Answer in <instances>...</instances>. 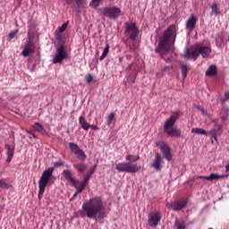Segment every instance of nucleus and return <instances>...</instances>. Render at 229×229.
Returning <instances> with one entry per match:
<instances>
[{"mask_svg": "<svg viewBox=\"0 0 229 229\" xmlns=\"http://www.w3.org/2000/svg\"><path fill=\"white\" fill-rule=\"evenodd\" d=\"M176 35H178V28L176 25L172 24L164 30L159 38L155 51L161 56V58H164L165 62H171V57H165V55H169L171 48L174 46V42H176Z\"/></svg>", "mask_w": 229, "mask_h": 229, "instance_id": "obj_1", "label": "nucleus"}, {"mask_svg": "<svg viewBox=\"0 0 229 229\" xmlns=\"http://www.w3.org/2000/svg\"><path fill=\"white\" fill-rule=\"evenodd\" d=\"M82 215L92 219L95 223H99L105 219V214L106 208L103 204V199L101 197H94L88 202L82 204Z\"/></svg>", "mask_w": 229, "mask_h": 229, "instance_id": "obj_2", "label": "nucleus"}, {"mask_svg": "<svg viewBox=\"0 0 229 229\" xmlns=\"http://www.w3.org/2000/svg\"><path fill=\"white\" fill-rule=\"evenodd\" d=\"M180 111H175L173 113L168 119L164 123L163 131L168 137H182V131L174 127L176 121L180 119Z\"/></svg>", "mask_w": 229, "mask_h": 229, "instance_id": "obj_3", "label": "nucleus"}, {"mask_svg": "<svg viewBox=\"0 0 229 229\" xmlns=\"http://www.w3.org/2000/svg\"><path fill=\"white\" fill-rule=\"evenodd\" d=\"M54 171H55V168L49 167L42 173V175L38 181V199H42L44 196V192H46V187H47V183H50L51 180H53Z\"/></svg>", "mask_w": 229, "mask_h": 229, "instance_id": "obj_4", "label": "nucleus"}, {"mask_svg": "<svg viewBox=\"0 0 229 229\" xmlns=\"http://www.w3.org/2000/svg\"><path fill=\"white\" fill-rule=\"evenodd\" d=\"M116 169L119 173H130L131 174H133L140 171V166L131 162H123L116 165Z\"/></svg>", "mask_w": 229, "mask_h": 229, "instance_id": "obj_5", "label": "nucleus"}, {"mask_svg": "<svg viewBox=\"0 0 229 229\" xmlns=\"http://www.w3.org/2000/svg\"><path fill=\"white\" fill-rule=\"evenodd\" d=\"M100 13L105 17L111 19V21H115L121 16V8L117 6L103 7L100 9Z\"/></svg>", "mask_w": 229, "mask_h": 229, "instance_id": "obj_6", "label": "nucleus"}, {"mask_svg": "<svg viewBox=\"0 0 229 229\" xmlns=\"http://www.w3.org/2000/svg\"><path fill=\"white\" fill-rule=\"evenodd\" d=\"M69 58V52L67 48L64 47V45H60L56 49V54L52 59L53 64H62L64 60H67Z\"/></svg>", "mask_w": 229, "mask_h": 229, "instance_id": "obj_7", "label": "nucleus"}, {"mask_svg": "<svg viewBox=\"0 0 229 229\" xmlns=\"http://www.w3.org/2000/svg\"><path fill=\"white\" fill-rule=\"evenodd\" d=\"M124 33L126 37H129L130 40H137V37H139L140 33L139 28H137V24H135L134 22H126Z\"/></svg>", "mask_w": 229, "mask_h": 229, "instance_id": "obj_8", "label": "nucleus"}, {"mask_svg": "<svg viewBox=\"0 0 229 229\" xmlns=\"http://www.w3.org/2000/svg\"><path fill=\"white\" fill-rule=\"evenodd\" d=\"M157 148H159L162 155H163V158H165V160H167V162H171V160H173V154L171 153V148L169 147V145H167V143H165V141H159L158 143H157Z\"/></svg>", "mask_w": 229, "mask_h": 229, "instance_id": "obj_9", "label": "nucleus"}, {"mask_svg": "<svg viewBox=\"0 0 229 229\" xmlns=\"http://www.w3.org/2000/svg\"><path fill=\"white\" fill-rule=\"evenodd\" d=\"M199 56V50H198V45L191 47L190 48H187L185 53H184V58L186 60H198V57Z\"/></svg>", "mask_w": 229, "mask_h": 229, "instance_id": "obj_10", "label": "nucleus"}, {"mask_svg": "<svg viewBox=\"0 0 229 229\" xmlns=\"http://www.w3.org/2000/svg\"><path fill=\"white\" fill-rule=\"evenodd\" d=\"M27 44L24 46L23 51L21 55L23 56H30V53H33L35 51V43H33V37L29 36L27 38Z\"/></svg>", "mask_w": 229, "mask_h": 229, "instance_id": "obj_11", "label": "nucleus"}, {"mask_svg": "<svg viewBox=\"0 0 229 229\" xmlns=\"http://www.w3.org/2000/svg\"><path fill=\"white\" fill-rule=\"evenodd\" d=\"M79 124L81 125L82 130H84V131H89V130L90 129L94 130L95 131L99 130V127H98L97 125H92L89 123L88 121L83 116L79 117Z\"/></svg>", "mask_w": 229, "mask_h": 229, "instance_id": "obj_12", "label": "nucleus"}, {"mask_svg": "<svg viewBox=\"0 0 229 229\" xmlns=\"http://www.w3.org/2000/svg\"><path fill=\"white\" fill-rule=\"evenodd\" d=\"M162 215L158 211L148 215V224L150 226H158V223H160Z\"/></svg>", "mask_w": 229, "mask_h": 229, "instance_id": "obj_13", "label": "nucleus"}, {"mask_svg": "<svg viewBox=\"0 0 229 229\" xmlns=\"http://www.w3.org/2000/svg\"><path fill=\"white\" fill-rule=\"evenodd\" d=\"M186 206H187V200H183L181 202L166 203V207L168 208H173L174 212H180V210H182Z\"/></svg>", "mask_w": 229, "mask_h": 229, "instance_id": "obj_14", "label": "nucleus"}, {"mask_svg": "<svg viewBox=\"0 0 229 229\" xmlns=\"http://www.w3.org/2000/svg\"><path fill=\"white\" fill-rule=\"evenodd\" d=\"M63 176H64L65 180H67V182H70V183H72L73 187H76V183H80V181L72 177V172H71V170L69 169L64 170Z\"/></svg>", "mask_w": 229, "mask_h": 229, "instance_id": "obj_15", "label": "nucleus"}, {"mask_svg": "<svg viewBox=\"0 0 229 229\" xmlns=\"http://www.w3.org/2000/svg\"><path fill=\"white\" fill-rule=\"evenodd\" d=\"M197 48L199 55H201L202 58H208V56H210V53H212V49L208 47L197 45Z\"/></svg>", "mask_w": 229, "mask_h": 229, "instance_id": "obj_16", "label": "nucleus"}, {"mask_svg": "<svg viewBox=\"0 0 229 229\" xmlns=\"http://www.w3.org/2000/svg\"><path fill=\"white\" fill-rule=\"evenodd\" d=\"M196 22H198V19H196L194 15L189 17L186 21V30L190 32L194 31V29L196 28Z\"/></svg>", "mask_w": 229, "mask_h": 229, "instance_id": "obj_17", "label": "nucleus"}, {"mask_svg": "<svg viewBox=\"0 0 229 229\" xmlns=\"http://www.w3.org/2000/svg\"><path fill=\"white\" fill-rule=\"evenodd\" d=\"M225 177V175L224 174H214V173L210 174L209 176H203V175L199 176L200 180H207L208 182H214V180H219Z\"/></svg>", "mask_w": 229, "mask_h": 229, "instance_id": "obj_18", "label": "nucleus"}, {"mask_svg": "<svg viewBox=\"0 0 229 229\" xmlns=\"http://www.w3.org/2000/svg\"><path fill=\"white\" fill-rule=\"evenodd\" d=\"M151 165L152 167H154V169H156L157 171H159L160 165H162V156L160 155V153L158 152L156 153V156L154 157V160Z\"/></svg>", "mask_w": 229, "mask_h": 229, "instance_id": "obj_19", "label": "nucleus"}, {"mask_svg": "<svg viewBox=\"0 0 229 229\" xmlns=\"http://www.w3.org/2000/svg\"><path fill=\"white\" fill-rule=\"evenodd\" d=\"M5 148L7 149L6 155H7V159L6 162L10 163L12 162V159L13 158V155L15 153V147L12 145L5 144Z\"/></svg>", "mask_w": 229, "mask_h": 229, "instance_id": "obj_20", "label": "nucleus"}, {"mask_svg": "<svg viewBox=\"0 0 229 229\" xmlns=\"http://www.w3.org/2000/svg\"><path fill=\"white\" fill-rule=\"evenodd\" d=\"M217 74V66L211 64L206 71V76H216Z\"/></svg>", "mask_w": 229, "mask_h": 229, "instance_id": "obj_21", "label": "nucleus"}, {"mask_svg": "<svg viewBox=\"0 0 229 229\" xmlns=\"http://www.w3.org/2000/svg\"><path fill=\"white\" fill-rule=\"evenodd\" d=\"M33 130L35 131H38V133H41V135H46V129H44V126L40 124L39 123H35L32 126Z\"/></svg>", "mask_w": 229, "mask_h": 229, "instance_id": "obj_22", "label": "nucleus"}, {"mask_svg": "<svg viewBox=\"0 0 229 229\" xmlns=\"http://www.w3.org/2000/svg\"><path fill=\"white\" fill-rule=\"evenodd\" d=\"M89 180L90 179L89 177H85V175H84L83 180L81 182L79 181V183H78V185L80 187L79 192H83V191L85 190V187H87V183H89Z\"/></svg>", "mask_w": 229, "mask_h": 229, "instance_id": "obj_23", "label": "nucleus"}, {"mask_svg": "<svg viewBox=\"0 0 229 229\" xmlns=\"http://www.w3.org/2000/svg\"><path fill=\"white\" fill-rule=\"evenodd\" d=\"M217 135H219V131H217V129L214 128L209 131H207L206 137H211V139H214V140L217 141Z\"/></svg>", "mask_w": 229, "mask_h": 229, "instance_id": "obj_24", "label": "nucleus"}, {"mask_svg": "<svg viewBox=\"0 0 229 229\" xmlns=\"http://www.w3.org/2000/svg\"><path fill=\"white\" fill-rule=\"evenodd\" d=\"M215 128H216L219 135H223V125L219 124V119H211Z\"/></svg>", "mask_w": 229, "mask_h": 229, "instance_id": "obj_25", "label": "nucleus"}, {"mask_svg": "<svg viewBox=\"0 0 229 229\" xmlns=\"http://www.w3.org/2000/svg\"><path fill=\"white\" fill-rule=\"evenodd\" d=\"M174 227L175 229H187V225L185 224V221L175 220L174 224Z\"/></svg>", "mask_w": 229, "mask_h": 229, "instance_id": "obj_26", "label": "nucleus"}, {"mask_svg": "<svg viewBox=\"0 0 229 229\" xmlns=\"http://www.w3.org/2000/svg\"><path fill=\"white\" fill-rule=\"evenodd\" d=\"M73 167L79 171V173H85L87 171V165L84 163H77L73 165Z\"/></svg>", "mask_w": 229, "mask_h": 229, "instance_id": "obj_27", "label": "nucleus"}, {"mask_svg": "<svg viewBox=\"0 0 229 229\" xmlns=\"http://www.w3.org/2000/svg\"><path fill=\"white\" fill-rule=\"evenodd\" d=\"M125 160H128V162H138V160H140V156H139V155H127L125 157Z\"/></svg>", "mask_w": 229, "mask_h": 229, "instance_id": "obj_28", "label": "nucleus"}, {"mask_svg": "<svg viewBox=\"0 0 229 229\" xmlns=\"http://www.w3.org/2000/svg\"><path fill=\"white\" fill-rule=\"evenodd\" d=\"M109 51H110V46L106 44L103 50L102 55L99 57L100 62L105 60V58H106V55H108Z\"/></svg>", "mask_w": 229, "mask_h": 229, "instance_id": "obj_29", "label": "nucleus"}, {"mask_svg": "<svg viewBox=\"0 0 229 229\" xmlns=\"http://www.w3.org/2000/svg\"><path fill=\"white\" fill-rule=\"evenodd\" d=\"M69 149L73 153L74 155L81 149L78 144L74 142L69 143Z\"/></svg>", "mask_w": 229, "mask_h": 229, "instance_id": "obj_30", "label": "nucleus"}, {"mask_svg": "<svg viewBox=\"0 0 229 229\" xmlns=\"http://www.w3.org/2000/svg\"><path fill=\"white\" fill-rule=\"evenodd\" d=\"M191 133H196L197 135H207V131L201 128H193L191 129Z\"/></svg>", "mask_w": 229, "mask_h": 229, "instance_id": "obj_31", "label": "nucleus"}, {"mask_svg": "<svg viewBox=\"0 0 229 229\" xmlns=\"http://www.w3.org/2000/svg\"><path fill=\"white\" fill-rule=\"evenodd\" d=\"M181 69H182V80H185V78H187V72H189V68L187 67L186 64H182Z\"/></svg>", "mask_w": 229, "mask_h": 229, "instance_id": "obj_32", "label": "nucleus"}, {"mask_svg": "<svg viewBox=\"0 0 229 229\" xmlns=\"http://www.w3.org/2000/svg\"><path fill=\"white\" fill-rule=\"evenodd\" d=\"M75 155L79 160H85V158H87V155L81 148Z\"/></svg>", "mask_w": 229, "mask_h": 229, "instance_id": "obj_33", "label": "nucleus"}, {"mask_svg": "<svg viewBox=\"0 0 229 229\" xmlns=\"http://www.w3.org/2000/svg\"><path fill=\"white\" fill-rule=\"evenodd\" d=\"M115 119V113H111L108 114L106 121H107V126H111L112 123Z\"/></svg>", "mask_w": 229, "mask_h": 229, "instance_id": "obj_34", "label": "nucleus"}, {"mask_svg": "<svg viewBox=\"0 0 229 229\" xmlns=\"http://www.w3.org/2000/svg\"><path fill=\"white\" fill-rule=\"evenodd\" d=\"M211 11L214 15H219V9H217V4L214 3L211 5Z\"/></svg>", "mask_w": 229, "mask_h": 229, "instance_id": "obj_35", "label": "nucleus"}, {"mask_svg": "<svg viewBox=\"0 0 229 229\" xmlns=\"http://www.w3.org/2000/svg\"><path fill=\"white\" fill-rule=\"evenodd\" d=\"M136 78H137V77L135 76V73H131V74H129L128 77H127V81H128L129 83H131V84L135 83Z\"/></svg>", "mask_w": 229, "mask_h": 229, "instance_id": "obj_36", "label": "nucleus"}, {"mask_svg": "<svg viewBox=\"0 0 229 229\" xmlns=\"http://www.w3.org/2000/svg\"><path fill=\"white\" fill-rule=\"evenodd\" d=\"M17 33H19V30L11 31L8 35L9 40L15 38V35H17Z\"/></svg>", "mask_w": 229, "mask_h": 229, "instance_id": "obj_37", "label": "nucleus"}, {"mask_svg": "<svg viewBox=\"0 0 229 229\" xmlns=\"http://www.w3.org/2000/svg\"><path fill=\"white\" fill-rule=\"evenodd\" d=\"M10 187H12V185L4 182L3 180H0V188L10 189Z\"/></svg>", "mask_w": 229, "mask_h": 229, "instance_id": "obj_38", "label": "nucleus"}, {"mask_svg": "<svg viewBox=\"0 0 229 229\" xmlns=\"http://www.w3.org/2000/svg\"><path fill=\"white\" fill-rule=\"evenodd\" d=\"M69 24V21L64 22L60 28H59V33H64L65 30H67V26Z\"/></svg>", "mask_w": 229, "mask_h": 229, "instance_id": "obj_39", "label": "nucleus"}, {"mask_svg": "<svg viewBox=\"0 0 229 229\" xmlns=\"http://www.w3.org/2000/svg\"><path fill=\"white\" fill-rule=\"evenodd\" d=\"M79 183H76L75 186H73L77 191L76 192L73 194L72 199H74L78 194H81V191H80V186L78 185Z\"/></svg>", "mask_w": 229, "mask_h": 229, "instance_id": "obj_40", "label": "nucleus"}, {"mask_svg": "<svg viewBox=\"0 0 229 229\" xmlns=\"http://www.w3.org/2000/svg\"><path fill=\"white\" fill-rule=\"evenodd\" d=\"M85 80H86L87 83H92V81H94V77L90 74H87L85 76Z\"/></svg>", "mask_w": 229, "mask_h": 229, "instance_id": "obj_41", "label": "nucleus"}, {"mask_svg": "<svg viewBox=\"0 0 229 229\" xmlns=\"http://www.w3.org/2000/svg\"><path fill=\"white\" fill-rule=\"evenodd\" d=\"M228 99H229V91L225 93L224 97L221 98L220 101L221 103H225V101H228Z\"/></svg>", "mask_w": 229, "mask_h": 229, "instance_id": "obj_42", "label": "nucleus"}, {"mask_svg": "<svg viewBox=\"0 0 229 229\" xmlns=\"http://www.w3.org/2000/svg\"><path fill=\"white\" fill-rule=\"evenodd\" d=\"M99 3H101V0H91L89 3V6H92V4H95V7L99 6Z\"/></svg>", "mask_w": 229, "mask_h": 229, "instance_id": "obj_43", "label": "nucleus"}, {"mask_svg": "<svg viewBox=\"0 0 229 229\" xmlns=\"http://www.w3.org/2000/svg\"><path fill=\"white\" fill-rule=\"evenodd\" d=\"M98 167V165L95 164L92 168L88 172L91 176L92 174H94V173L96 172V168Z\"/></svg>", "mask_w": 229, "mask_h": 229, "instance_id": "obj_44", "label": "nucleus"}, {"mask_svg": "<svg viewBox=\"0 0 229 229\" xmlns=\"http://www.w3.org/2000/svg\"><path fill=\"white\" fill-rule=\"evenodd\" d=\"M98 167V165L95 164L92 168L88 172L91 176L92 174H94V173L96 172V168Z\"/></svg>", "mask_w": 229, "mask_h": 229, "instance_id": "obj_45", "label": "nucleus"}, {"mask_svg": "<svg viewBox=\"0 0 229 229\" xmlns=\"http://www.w3.org/2000/svg\"><path fill=\"white\" fill-rule=\"evenodd\" d=\"M98 167V165L95 164L92 168L88 172L91 176L92 174H94V173L96 172V168Z\"/></svg>", "mask_w": 229, "mask_h": 229, "instance_id": "obj_46", "label": "nucleus"}, {"mask_svg": "<svg viewBox=\"0 0 229 229\" xmlns=\"http://www.w3.org/2000/svg\"><path fill=\"white\" fill-rule=\"evenodd\" d=\"M98 167V165L95 164L92 168L88 172L91 176L92 174H94V173L96 172V168Z\"/></svg>", "mask_w": 229, "mask_h": 229, "instance_id": "obj_47", "label": "nucleus"}, {"mask_svg": "<svg viewBox=\"0 0 229 229\" xmlns=\"http://www.w3.org/2000/svg\"><path fill=\"white\" fill-rule=\"evenodd\" d=\"M98 167V165L95 164L92 168L88 172L91 176L92 174H94V173L96 172V168Z\"/></svg>", "mask_w": 229, "mask_h": 229, "instance_id": "obj_48", "label": "nucleus"}, {"mask_svg": "<svg viewBox=\"0 0 229 229\" xmlns=\"http://www.w3.org/2000/svg\"><path fill=\"white\" fill-rule=\"evenodd\" d=\"M74 0H72V4ZM75 3L79 8H81V4H83V0H75Z\"/></svg>", "mask_w": 229, "mask_h": 229, "instance_id": "obj_49", "label": "nucleus"}, {"mask_svg": "<svg viewBox=\"0 0 229 229\" xmlns=\"http://www.w3.org/2000/svg\"><path fill=\"white\" fill-rule=\"evenodd\" d=\"M55 167H61V165H64V163L62 161H57L54 164Z\"/></svg>", "mask_w": 229, "mask_h": 229, "instance_id": "obj_50", "label": "nucleus"}, {"mask_svg": "<svg viewBox=\"0 0 229 229\" xmlns=\"http://www.w3.org/2000/svg\"><path fill=\"white\" fill-rule=\"evenodd\" d=\"M222 113L225 114V115H228V107L224 106V107L222 108Z\"/></svg>", "mask_w": 229, "mask_h": 229, "instance_id": "obj_51", "label": "nucleus"}, {"mask_svg": "<svg viewBox=\"0 0 229 229\" xmlns=\"http://www.w3.org/2000/svg\"><path fill=\"white\" fill-rule=\"evenodd\" d=\"M228 119V114L222 115V121H226Z\"/></svg>", "mask_w": 229, "mask_h": 229, "instance_id": "obj_52", "label": "nucleus"}, {"mask_svg": "<svg viewBox=\"0 0 229 229\" xmlns=\"http://www.w3.org/2000/svg\"><path fill=\"white\" fill-rule=\"evenodd\" d=\"M65 1H66V4H68L69 6L72 4V0H65Z\"/></svg>", "mask_w": 229, "mask_h": 229, "instance_id": "obj_53", "label": "nucleus"}, {"mask_svg": "<svg viewBox=\"0 0 229 229\" xmlns=\"http://www.w3.org/2000/svg\"><path fill=\"white\" fill-rule=\"evenodd\" d=\"M86 178H89L90 179V176H92V175H90L89 174V172H87V174L84 175Z\"/></svg>", "mask_w": 229, "mask_h": 229, "instance_id": "obj_54", "label": "nucleus"}, {"mask_svg": "<svg viewBox=\"0 0 229 229\" xmlns=\"http://www.w3.org/2000/svg\"><path fill=\"white\" fill-rule=\"evenodd\" d=\"M123 60V58L122 56H120V57L118 58V62H119L120 64H122Z\"/></svg>", "mask_w": 229, "mask_h": 229, "instance_id": "obj_55", "label": "nucleus"}, {"mask_svg": "<svg viewBox=\"0 0 229 229\" xmlns=\"http://www.w3.org/2000/svg\"><path fill=\"white\" fill-rule=\"evenodd\" d=\"M199 110H200V112H202V114H205V109L202 107H199Z\"/></svg>", "mask_w": 229, "mask_h": 229, "instance_id": "obj_56", "label": "nucleus"}, {"mask_svg": "<svg viewBox=\"0 0 229 229\" xmlns=\"http://www.w3.org/2000/svg\"><path fill=\"white\" fill-rule=\"evenodd\" d=\"M225 170L229 171V163L225 165Z\"/></svg>", "mask_w": 229, "mask_h": 229, "instance_id": "obj_57", "label": "nucleus"}, {"mask_svg": "<svg viewBox=\"0 0 229 229\" xmlns=\"http://www.w3.org/2000/svg\"><path fill=\"white\" fill-rule=\"evenodd\" d=\"M27 131V133H29V135H32L33 134V132L31 131Z\"/></svg>", "mask_w": 229, "mask_h": 229, "instance_id": "obj_58", "label": "nucleus"}, {"mask_svg": "<svg viewBox=\"0 0 229 229\" xmlns=\"http://www.w3.org/2000/svg\"><path fill=\"white\" fill-rule=\"evenodd\" d=\"M167 69H169V66H165L164 67V71H167Z\"/></svg>", "mask_w": 229, "mask_h": 229, "instance_id": "obj_59", "label": "nucleus"}, {"mask_svg": "<svg viewBox=\"0 0 229 229\" xmlns=\"http://www.w3.org/2000/svg\"><path fill=\"white\" fill-rule=\"evenodd\" d=\"M31 135H32L33 139H37V135H35V133H32Z\"/></svg>", "mask_w": 229, "mask_h": 229, "instance_id": "obj_60", "label": "nucleus"}, {"mask_svg": "<svg viewBox=\"0 0 229 229\" xmlns=\"http://www.w3.org/2000/svg\"><path fill=\"white\" fill-rule=\"evenodd\" d=\"M127 59L130 60V55L127 56Z\"/></svg>", "mask_w": 229, "mask_h": 229, "instance_id": "obj_61", "label": "nucleus"}]
</instances>
